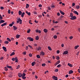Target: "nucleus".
Instances as JSON below:
<instances>
[{
	"label": "nucleus",
	"instance_id": "obj_14",
	"mask_svg": "<svg viewBox=\"0 0 80 80\" xmlns=\"http://www.w3.org/2000/svg\"><path fill=\"white\" fill-rule=\"evenodd\" d=\"M73 73V71L72 70H70L69 72V74H72V73Z\"/></svg>",
	"mask_w": 80,
	"mask_h": 80
},
{
	"label": "nucleus",
	"instance_id": "obj_24",
	"mask_svg": "<svg viewBox=\"0 0 80 80\" xmlns=\"http://www.w3.org/2000/svg\"><path fill=\"white\" fill-rule=\"evenodd\" d=\"M41 55H42V56H43V55H45V53H44V52L42 51L41 52Z\"/></svg>",
	"mask_w": 80,
	"mask_h": 80
},
{
	"label": "nucleus",
	"instance_id": "obj_58",
	"mask_svg": "<svg viewBox=\"0 0 80 80\" xmlns=\"http://www.w3.org/2000/svg\"><path fill=\"white\" fill-rule=\"evenodd\" d=\"M38 17H39V18H41V17H42V15H38Z\"/></svg>",
	"mask_w": 80,
	"mask_h": 80
},
{
	"label": "nucleus",
	"instance_id": "obj_45",
	"mask_svg": "<svg viewBox=\"0 0 80 80\" xmlns=\"http://www.w3.org/2000/svg\"><path fill=\"white\" fill-rule=\"evenodd\" d=\"M30 32V29L28 30L27 31V33H29Z\"/></svg>",
	"mask_w": 80,
	"mask_h": 80
},
{
	"label": "nucleus",
	"instance_id": "obj_9",
	"mask_svg": "<svg viewBox=\"0 0 80 80\" xmlns=\"http://www.w3.org/2000/svg\"><path fill=\"white\" fill-rule=\"evenodd\" d=\"M7 22H5L3 24L1 25L2 27H3V26H5V25H7Z\"/></svg>",
	"mask_w": 80,
	"mask_h": 80
},
{
	"label": "nucleus",
	"instance_id": "obj_44",
	"mask_svg": "<svg viewBox=\"0 0 80 80\" xmlns=\"http://www.w3.org/2000/svg\"><path fill=\"white\" fill-rule=\"evenodd\" d=\"M7 67L8 68H11L12 67V66H8Z\"/></svg>",
	"mask_w": 80,
	"mask_h": 80
},
{
	"label": "nucleus",
	"instance_id": "obj_21",
	"mask_svg": "<svg viewBox=\"0 0 80 80\" xmlns=\"http://www.w3.org/2000/svg\"><path fill=\"white\" fill-rule=\"evenodd\" d=\"M35 39L36 40H38L39 39V37H38V36L36 37Z\"/></svg>",
	"mask_w": 80,
	"mask_h": 80
},
{
	"label": "nucleus",
	"instance_id": "obj_41",
	"mask_svg": "<svg viewBox=\"0 0 80 80\" xmlns=\"http://www.w3.org/2000/svg\"><path fill=\"white\" fill-rule=\"evenodd\" d=\"M60 67H61V65L60 64H59L57 66V67H58V68H60Z\"/></svg>",
	"mask_w": 80,
	"mask_h": 80
},
{
	"label": "nucleus",
	"instance_id": "obj_1",
	"mask_svg": "<svg viewBox=\"0 0 80 80\" xmlns=\"http://www.w3.org/2000/svg\"><path fill=\"white\" fill-rule=\"evenodd\" d=\"M12 61H15V60H16L15 62H18V58L17 57H16L15 58H12Z\"/></svg>",
	"mask_w": 80,
	"mask_h": 80
},
{
	"label": "nucleus",
	"instance_id": "obj_29",
	"mask_svg": "<svg viewBox=\"0 0 80 80\" xmlns=\"http://www.w3.org/2000/svg\"><path fill=\"white\" fill-rule=\"evenodd\" d=\"M48 49L49 50H50L51 51H52V48L50 46L48 47Z\"/></svg>",
	"mask_w": 80,
	"mask_h": 80
},
{
	"label": "nucleus",
	"instance_id": "obj_16",
	"mask_svg": "<svg viewBox=\"0 0 80 80\" xmlns=\"http://www.w3.org/2000/svg\"><path fill=\"white\" fill-rule=\"evenodd\" d=\"M43 31L45 33H47L48 32V30L46 29H44Z\"/></svg>",
	"mask_w": 80,
	"mask_h": 80
},
{
	"label": "nucleus",
	"instance_id": "obj_47",
	"mask_svg": "<svg viewBox=\"0 0 80 80\" xmlns=\"http://www.w3.org/2000/svg\"><path fill=\"white\" fill-rule=\"evenodd\" d=\"M0 8L1 10H3L4 9V8L3 7H1Z\"/></svg>",
	"mask_w": 80,
	"mask_h": 80
},
{
	"label": "nucleus",
	"instance_id": "obj_8",
	"mask_svg": "<svg viewBox=\"0 0 80 80\" xmlns=\"http://www.w3.org/2000/svg\"><path fill=\"white\" fill-rule=\"evenodd\" d=\"M2 48L3 49V50L5 52H7V48H6V47L3 46L2 47Z\"/></svg>",
	"mask_w": 80,
	"mask_h": 80
},
{
	"label": "nucleus",
	"instance_id": "obj_48",
	"mask_svg": "<svg viewBox=\"0 0 80 80\" xmlns=\"http://www.w3.org/2000/svg\"><path fill=\"white\" fill-rule=\"evenodd\" d=\"M69 38H70V40H72V38H73V36H70L69 37Z\"/></svg>",
	"mask_w": 80,
	"mask_h": 80
},
{
	"label": "nucleus",
	"instance_id": "obj_11",
	"mask_svg": "<svg viewBox=\"0 0 80 80\" xmlns=\"http://www.w3.org/2000/svg\"><path fill=\"white\" fill-rule=\"evenodd\" d=\"M59 11L61 13V14H62V15H65V13L63 12V11H61V10H60Z\"/></svg>",
	"mask_w": 80,
	"mask_h": 80
},
{
	"label": "nucleus",
	"instance_id": "obj_64",
	"mask_svg": "<svg viewBox=\"0 0 80 80\" xmlns=\"http://www.w3.org/2000/svg\"><path fill=\"white\" fill-rule=\"evenodd\" d=\"M3 57H2L1 58H0V60H3Z\"/></svg>",
	"mask_w": 80,
	"mask_h": 80
},
{
	"label": "nucleus",
	"instance_id": "obj_23",
	"mask_svg": "<svg viewBox=\"0 0 80 80\" xmlns=\"http://www.w3.org/2000/svg\"><path fill=\"white\" fill-rule=\"evenodd\" d=\"M73 16V13L72 12H71L70 13V17H72Z\"/></svg>",
	"mask_w": 80,
	"mask_h": 80
},
{
	"label": "nucleus",
	"instance_id": "obj_30",
	"mask_svg": "<svg viewBox=\"0 0 80 80\" xmlns=\"http://www.w3.org/2000/svg\"><path fill=\"white\" fill-rule=\"evenodd\" d=\"M39 50H41V47H38V49L37 51H39Z\"/></svg>",
	"mask_w": 80,
	"mask_h": 80
},
{
	"label": "nucleus",
	"instance_id": "obj_54",
	"mask_svg": "<svg viewBox=\"0 0 80 80\" xmlns=\"http://www.w3.org/2000/svg\"><path fill=\"white\" fill-rule=\"evenodd\" d=\"M39 7H42V5L41 4L39 5L38 6Z\"/></svg>",
	"mask_w": 80,
	"mask_h": 80
},
{
	"label": "nucleus",
	"instance_id": "obj_12",
	"mask_svg": "<svg viewBox=\"0 0 80 80\" xmlns=\"http://www.w3.org/2000/svg\"><path fill=\"white\" fill-rule=\"evenodd\" d=\"M22 74L21 73H19L18 74V76L19 77H22Z\"/></svg>",
	"mask_w": 80,
	"mask_h": 80
},
{
	"label": "nucleus",
	"instance_id": "obj_34",
	"mask_svg": "<svg viewBox=\"0 0 80 80\" xmlns=\"http://www.w3.org/2000/svg\"><path fill=\"white\" fill-rule=\"evenodd\" d=\"M4 69L5 71H7L8 70V68H7V67H5Z\"/></svg>",
	"mask_w": 80,
	"mask_h": 80
},
{
	"label": "nucleus",
	"instance_id": "obj_62",
	"mask_svg": "<svg viewBox=\"0 0 80 80\" xmlns=\"http://www.w3.org/2000/svg\"><path fill=\"white\" fill-rule=\"evenodd\" d=\"M36 32H37V33L38 32V29H36Z\"/></svg>",
	"mask_w": 80,
	"mask_h": 80
},
{
	"label": "nucleus",
	"instance_id": "obj_49",
	"mask_svg": "<svg viewBox=\"0 0 80 80\" xmlns=\"http://www.w3.org/2000/svg\"><path fill=\"white\" fill-rule=\"evenodd\" d=\"M45 63H43L42 64V67H45Z\"/></svg>",
	"mask_w": 80,
	"mask_h": 80
},
{
	"label": "nucleus",
	"instance_id": "obj_51",
	"mask_svg": "<svg viewBox=\"0 0 80 80\" xmlns=\"http://www.w3.org/2000/svg\"><path fill=\"white\" fill-rule=\"evenodd\" d=\"M9 27H12V26H13V25L12 24H9Z\"/></svg>",
	"mask_w": 80,
	"mask_h": 80
},
{
	"label": "nucleus",
	"instance_id": "obj_38",
	"mask_svg": "<svg viewBox=\"0 0 80 80\" xmlns=\"http://www.w3.org/2000/svg\"><path fill=\"white\" fill-rule=\"evenodd\" d=\"M0 22L1 23H4V22H5V21L3 20H1Z\"/></svg>",
	"mask_w": 80,
	"mask_h": 80
},
{
	"label": "nucleus",
	"instance_id": "obj_10",
	"mask_svg": "<svg viewBox=\"0 0 80 80\" xmlns=\"http://www.w3.org/2000/svg\"><path fill=\"white\" fill-rule=\"evenodd\" d=\"M73 12L75 13V14L77 15H78V12H77V11H73Z\"/></svg>",
	"mask_w": 80,
	"mask_h": 80
},
{
	"label": "nucleus",
	"instance_id": "obj_6",
	"mask_svg": "<svg viewBox=\"0 0 80 80\" xmlns=\"http://www.w3.org/2000/svg\"><path fill=\"white\" fill-rule=\"evenodd\" d=\"M52 78H53V80H58V78H57V77H55V76H53L52 77Z\"/></svg>",
	"mask_w": 80,
	"mask_h": 80
},
{
	"label": "nucleus",
	"instance_id": "obj_5",
	"mask_svg": "<svg viewBox=\"0 0 80 80\" xmlns=\"http://www.w3.org/2000/svg\"><path fill=\"white\" fill-rule=\"evenodd\" d=\"M60 61H58L56 63L54 64V65H55V66H56L57 65H58V64H59V63H60Z\"/></svg>",
	"mask_w": 80,
	"mask_h": 80
},
{
	"label": "nucleus",
	"instance_id": "obj_2",
	"mask_svg": "<svg viewBox=\"0 0 80 80\" xmlns=\"http://www.w3.org/2000/svg\"><path fill=\"white\" fill-rule=\"evenodd\" d=\"M27 38L28 39V40H29L30 42H33V38H32L30 37H28Z\"/></svg>",
	"mask_w": 80,
	"mask_h": 80
},
{
	"label": "nucleus",
	"instance_id": "obj_60",
	"mask_svg": "<svg viewBox=\"0 0 80 80\" xmlns=\"http://www.w3.org/2000/svg\"><path fill=\"white\" fill-rule=\"evenodd\" d=\"M28 46H26V49L27 50H28Z\"/></svg>",
	"mask_w": 80,
	"mask_h": 80
},
{
	"label": "nucleus",
	"instance_id": "obj_3",
	"mask_svg": "<svg viewBox=\"0 0 80 80\" xmlns=\"http://www.w3.org/2000/svg\"><path fill=\"white\" fill-rule=\"evenodd\" d=\"M77 18L76 17V16H72V17H71V18H70L71 20H75V19H76V18Z\"/></svg>",
	"mask_w": 80,
	"mask_h": 80
},
{
	"label": "nucleus",
	"instance_id": "obj_31",
	"mask_svg": "<svg viewBox=\"0 0 80 80\" xmlns=\"http://www.w3.org/2000/svg\"><path fill=\"white\" fill-rule=\"evenodd\" d=\"M36 57L38 58H40V56L39 55H37Z\"/></svg>",
	"mask_w": 80,
	"mask_h": 80
},
{
	"label": "nucleus",
	"instance_id": "obj_39",
	"mask_svg": "<svg viewBox=\"0 0 80 80\" xmlns=\"http://www.w3.org/2000/svg\"><path fill=\"white\" fill-rule=\"evenodd\" d=\"M3 19V17H2V15H0V20H2Z\"/></svg>",
	"mask_w": 80,
	"mask_h": 80
},
{
	"label": "nucleus",
	"instance_id": "obj_4",
	"mask_svg": "<svg viewBox=\"0 0 80 80\" xmlns=\"http://www.w3.org/2000/svg\"><path fill=\"white\" fill-rule=\"evenodd\" d=\"M68 51H64L62 53V54H63V55H67V54H68Z\"/></svg>",
	"mask_w": 80,
	"mask_h": 80
},
{
	"label": "nucleus",
	"instance_id": "obj_32",
	"mask_svg": "<svg viewBox=\"0 0 80 80\" xmlns=\"http://www.w3.org/2000/svg\"><path fill=\"white\" fill-rule=\"evenodd\" d=\"M28 7H29V4H27L26 6V8H28Z\"/></svg>",
	"mask_w": 80,
	"mask_h": 80
},
{
	"label": "nucleus",
	"instance_id": "obj_37",
	"mask_svg": "<svg viewBox=\"0 0 80 80\" xmlns=\"http://www.w3.org/2000/svg\"><path fill=\"white\" fill-rule=\"evenodd\" d=\"M20 65H19L16 68V69H18V68H20Z\"/></svg>",
	"mask_w": 80,
	"mask_h": 80
},
{
	"label": "nucleus",
	"instance_id": "obj_7",
	"mask_svg": "<svg viewBox=\"0 0 80 80\" xmlns=\"http://www.w3.org/2000/svg\"><path fill=\"white\" fill-rule=\"evenodd\" d=\"M20 22H22V20L20 19V18H19V19H18V21H17V23H18Z\"/></svg>",
	"mask_w": 80,
	"mask_h": 80
},
{
	"label": "nucleus",
	"instance_id": "obj_33",
	"mask_svg": "<svg viewBox=\"0 0 80 80\" xmlns=\"http://www.w3.org/2000/svg\"><path fill=\"white\" fill-rule=\"evenodd\" d=\"M7 40L8 41V42H11V40L10 39V38H7Z\"/></svg>",
	"mask_w": 80,
	"mask_h": 80
},
{
	"label": "nucleus",
	"instance_id": "obj_18",
	"mask_svg": "<svg viewBox=\"0 0 80 80\" xmlns=\"http://www.w3.org/2000/svg\"><path fill=\"white\" fill-rule=\"evenodd\" d=\"M20 35L18 34H17L16 36V38H19V37H20Z\"/></svg>",
	"mask_w": 80,
	"mask_h": 80
},
{
	"label": "nucleus",
	"instance_id": "obj_59",
	"mask_svg": "<svg viewBox=\"0 0 80 80\" xmlns=\"http://www.w3.org/2000/svg\"><path fill=\"white\" fill-rule=\"evenodd\" d=\"M57 53H58V54L59 53H60V51L59 50L57 51Z\"/></svg>",
	"mask_w": 80,
	"mask_h": 80
},
{
	"label": "nucleus",
	"instance_id": "obj_46",
	"mask_svg": "<svg viewBox=\"0 0 80 80\" xmlns=\"http://www.w3.org/2000/svg\"><path fill=\"white\" fill-rule=\"evenodd\" d=\"M55 72H58V69H56L55 70Z\"/></svg>",
	"mask_w": 80,
	"mask_h": 80
},
{
	"label": "nucleus",
	"instance_id": "obj_56",
	"mask_svg": "<svg viewBox=\"0 0 80 80\" xmlns=\"http://www.w3.org/2000/svg\"><path fill=\"white\" fill-rule=\"evenodd\" d=\"M48 72V71L47 70L46 71H45V72H44V74H46V73H47Z\"/></svg>",
	"mask_w": 80,
	"mask_h": 80
},
{
	"label": "nucleus",
	"instance_id": "obj_22",
	"mask_svg": "<svg viewBox=\"0 0 80 80\" xmlns=\"http://www.w3.org/2000/svg\"><path fill=\"white\" fill-rule=\"evenodd\" d=\"M18 13L19 15H22V11H19Z\"/></svg>",
	"mask_w": 80,
	"mask_h": 80
},
{
	"label": "nucleus",
	"instance_id": "obj_52",
	"mask_svg": "<svg viewBox=\"0 0 80 80\" xmlns=\"http://www.w3.org/2000/svg\"><path fill=\"white\" fill-rule=\"evenodd\" d=\"M8 13H9V14H10V9H9L8 10Z\"/></svg>",
	"mask_w": 80,
	"mask_h": 80
},
{
	"label": "nucleus",
	"instance_id": "obj_27",
	"mask_svg": "<svg viewBox=\"0 0 80 80\" xmlns=\"http://www.w3.org/2000/svg\"><path fill=\"white\" fill-rule=\"evenodd\" d=\"M56 59L57 60H60V57H59V56H56Z\"/></svg>",
	"mask_w": 80,
	"mask_h": 80
},
{
	"label": "nucleus",
	"instance_id": "obj_55",
	"mask_svg": "<svg viewBox=\"0 0 80 80\" xmlns=\"http://www.w3.org/2000/svg\"><path fill=\"white\" fill-rule=\"evenodd\" d=\"M75 3H72V6H73V7H74V6H75Z\"/></svg>",
	"mask_w": 80,
	"mask_h": 80
},
{
	"label": "nucleus",
	"instance_id": "obj_19",
	"mask_svg": "<svg viewBox=\"0 0 80 80\" xmlns=\"http://www.w3.org/2000/svg\"><path fill=\"white\" fill-rule=\"evenodd\" d=\"M36 63V62H32V66H34V65H35V64Z\"/></svg>",
	"mask_w": 80,
	"mask_h": 80
},
{
	"label": "nucleus",
	"instance_id": "obj_42",
	"mask_svg": "<svg viewBox=\"0 0 80 80\" xmlns=\"http://www.w3.org/2000/svg\"><path fill=\"white\" fill-rule=\"evenodd\" d=\"M29 57H32V54L31 53H30L29 54Z\"/></svg>",
	"mask_w": 80,
	"mask_h": 80
},
{
	"label": "nucleus",
	"instance_id": "obj_25",
	"mask_svg": "<svg viewBox=\"0 0 80 80\" xmlns=\"http://www.w3.org/2000/svg\"><path fill=\"white\" fill-rule=\"evenodd\" d=\"M24 15H25V12H22V14L21 15L22 17H23L24 16Z\"/></svg>",
	"mask_w": 80,
	"mask_h": 80
},
{
	"label": "nucleus",
	"instance_id": "obj_13",
	"mask_svg": "<svg viewBox=\"0 0 80 80\" xmlns=\"http://www.w3.org/2000/svg\"><path fill=\"white\" fill-rule=\"evenodd\" d=\"M68 66L70 67H73V65H72V64L70 63H68Z\"/></svg>",
	"mask_w": 80,
	"mask_h": 80
},
{
	"label": "nucleus",
	"instance_id": "obj_57",
	"mask_svg": "<svg viewBox=\"0 0 80 80\" xmlns=\"http://www.w3.org/2000/svg\"><path fill=\"white\" fill-rule=\"evenodd\" d=\"M26 52H25L22 53V54H23V55H26Z\"/></svg>",
	"mask_w": 80,
	"mask_h": 80
},
{
	"label": "nucleus",
	"instance_id": "obj_28",
	"mask_svg": "<svg viewBox=\"0 0 80 80\" xmlns=\"http://www.w3.org/2000/svg\"><path fill=\"white\" fill-rule=\"evenodd\" d=\"M8 43H9V42H8V41H6L4 42V43H5V44H8Z\"/></svg>",
	"mask_w": 80,
	"mask_h": 80
},
{
	"label": "nucleus",
	"instance_id": "obj_50",
	"mask_svg": "<svg viewBox=\"0 0 80 80\" xmlns=\"http://www.w3.org/2000/svg\"><path fill=\"white\" fill-rule=\"evenodd\" d=\"M22 78L23 79H24V80L26 79V77H25V76L22 77Z\"/></svg>",
	"mask_w": 80,
	"mask_h": 80
},
{
	"label": "nucleus",
	"instance_id": "obj_43",
	"mask_svg": "<svg viewBox=\"0 0 80 80\" xmlns=\"http://www.w3.org/2000/svg\"><path fill=\"white\" fill-rule=\"evenodd\" d=\"M48 8L49 10H51V8H50V7H48Z\"/></svg>",
	"mask_w": 80,
	"mask_h": 80
},
{
	"label": "nucleus",
	"instance_id": "obj_40",
	"mask_svg": "<svg viewBox=\"0 0 80 80\" xmlns=\"http://www.w3.org/2000/svg\"><path fill=\"white\" fill-rule=\"evenodd\" d=\"M22 77H25V75H26V74L23 73V74H22Z\"/></svg>",
	"mask_w": 80,
	"mask_h": 80
},
{
	"label": "nucleus",
	"instance_id": "obj_20",
	"mask_svg": "<svg viewBox=\"0 0 80 80\" xmlns=\"http://www.w3.org/2000/svg\"><path fill=\"white\" fill-rule=\"evenodd\" d=\"M26 13L29 16H30V15H31V13H30V12H28V11H26Z\"/></svg>",
	"mask_w": 80,
	"mask_h": 80
},
{
	"label": "nucleus",
	"instance_id": "obj_15",
	"mask_svg": "<svg viewBox=\"0 0 80 80\" xmlns=\"http://www.w3.org/2000/svg\"><path fill=\"white\" fill-rule=\"evenodd\" d=\"M13 28L14 30H16L17 29V28L15 27V26H13Z\"/></svg>",
	"mask_w": 80,
	"mask_h": 80
},
{
	"label": "nucleus",
	"instance_id": "obj_61",
	"mask_svg": "<svg viewBox=\"0 0 80 80\" xmlns=\"http://www.w3.org/2000/svg\"><path fill=\"white\" fill-rule=\"evenodd\" d=\"M57 15L58 16H60V13H59V12H58L57 13Z\"/></svg>",
	"mask_w": 80,
	"mask_h": 80
},
{
	"label": "nucleus",
	"instance_id": "obj_17",
	"mask_svg": "<svg viewBox=\"0 0 80 80\" xmlns=\"http://www.w3.org/2000/svg\"><path fill=\"white\" fill-rule=\"evenodd\" d=\"M76 8L78 10L80 8V6L79 5H77L76 7Z\"/></svg>",
	"mask_w": 80,
	"mask_h": 80
},
{
	"label": "nucleus",
	"instance_id": "obj_26",
	"mask_svg": "<svg viewBox=\"0 0 80 80\" xmlns=\"http://www.w3.org/2000/svg\"><path fill=\"white\" fill-rule=\"evenodd\" d=\"M15 52H12V53L10 55V56H12V55H15Z\"/></svg>",
	"mask_w": 80,
	"mask_h": 80
},
{
	"label": "nucleus",
	"instance_id": "obj_35",
	"mask_svg": "<svg viewBox=\"0 0 80 80\" xmlns=\"http://www.w3.org/2000/svg\"><path fill=\"white\" fill-rule=\"evenodd\" d=\"M54 38H55V39H56L57 38V35H55L53 36Z\"/></svg>",
	"mask_w": 80,
	"mask_h": 80
},
{
	"label": "nucleus",
	"instance_id": "obj_63",
	"mask_svg": "<svg viewBox=\"0 0 80 80\" xmlns=\"http://www.w3.org/2000/svg\"><path fill=\"white\" fill-rule=\"evenodd\" d=\"M68 77V74H67L65 76L66 78H67V77Z\"/></svg>",
	"mask_w": 80,
	"mask_h": 80
},
{
	"label": "nucleus",
	"instance_id": "obj_53",
	"mask_svg": "<svg viewBox=\"0 0 80 80\" xmlns=\"http://www.w3.org/2000/svg\"><path fill=\"white\" fill-rule=\"evenodd\" d=\"M28 46H29V47H30V48H32V46H30V45H28Z\"/></svg>",
	"mask_w": 80,
	"mask_h": 80
},
{
	"label": "nucleus",
	"instance_id": "obj_36",
	"mask_svg": "<svg viewBox=\"0 0 80 80\" xmlns=\"http://www.w3.org/2000/svg\"><path fill=\"white\" fill-rule=\"evenodd\" d=\"M78 47H79V45H77V46H76L75 47V49H77Z\"/></svg>",
	"mask_w": 80,
	"mask_h": 80
}]
</instances>
